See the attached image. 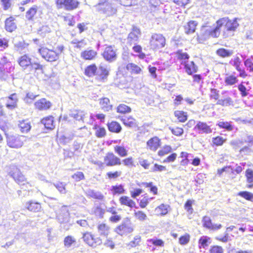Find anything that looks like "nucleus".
Returning a JSON list of instances; mask_svg holds the SVG:
<instances>
[{
  "instance_id": "nucleus-1",
  "label": "nucleus",
  "mask_w": 253,
  "mask_h": 253,
  "mask_svg": "<svg viewBox=\"0 0 253 253\" xmlns=\"http://www.w3.org/2000/svg\"><path fill=\"white\" fill-rule=\"evenodd\" d=\"M239 19L234 18L232 19L229 17H223L215 21V26L212 27L208 23L202 25L199 32L197 33V41L199 43H203L209 38H218L221 33V28H223L222 35L226 38L233 36L234 33L239 26Z\"/></svg>"
},
{
  "instance_id": "nucleus-2",
  "label": "nucleus",
  "mask_w": 253,
  "mask_h": 253,
  "mask_svg": "<svg viewBox=\"0 0 253 253\" xmlns=\"http://www.w3.org/2000/svg\"><path fill=\"white\" fill-rule=\"evenodd\" d=\"M103 162L98 164L100 168L106 167H113L120 166L122 163L125 166L130 167L134 166V159L132 157H128L121 160L120 157L116 155L113 152H108L103 157Z\"/></svg>"
},
{
  "instance_id": "nucleus-3",
  "label": "nucleus",
  "mask_w": 253,
  "mask_h": 253,
  "mask_svg": "<svg viewBox=\"0 0 253 253\" xmlns=\"http://www.w3.org/2000/svg\"><path fill=\"white\" fill-rule=\"evenodd\" d=\"M98 69L100 72L97 74L98 67L94 63L86 66L84 69V75L88 77L91 78L97 75L96 79L101 82H104L107 81L109 75V70L104 66L99 65Z\"/></svg>"
},
{
  "instance_id": "nucleus-4",
  "label": "nucleus",
  "mask_w": 253,
  "mask_h": 253,
  "mask_svg": "<svg viewBox=\"0 0 253 253\" xmlns=\"http://www.w3.org/2000/svg\"><path fill=\"white\" fill-rule=\"evenodd\" d=\"M0 128L5 132L8 128L7 123L0 122ZM7 145L11 148H19L24 144V136L18 134H9L5 132Z\"/></svg>"
},
{
  "instance_id": "nucleus-5",
  "label": "nucleus",
  "mask_w": 253,
  "mask_h": 253,
  "mask_svg": "<svg viewBox=\"0 0 253 253\" xmlns=\"http://www.w3.org/2000/svg\"><path fill=\"white\" fill-rule=\"evenodd\" d=\"M64 49V46L63 45L57 47V51L42 45L38 49V52L46 61L52 62L58 60L59 55L63 52Z\"/></svg>"
},
{
  "instance_id": "nucleus-6",
  "label": "nucleus",
  "mask_w": 253,
  "mask_h": 253,
  "mask_svg": "<svg viewBox=\"0 0 253 253\" xmlns=\"http://www.w3.org/2000/svg\"><path fill=\"white\" fill-rule=\"evenodd\" d=\"M19 65L23 70L29 69L30 70H42L43 65L38 62H33L30 56L27 54L20 56L17 59Z\"/></svg>"
},
{
  "instance_id": "nucleus-7",
  "label": "nucleus",
  "mask_w": 253,
  "mask_h": 253,
  "mask_svg": "<svg viewBox=\"0 0 253 253\" xmlns=\"http://www.w3.org/2000/svg\"><path fill=\"white\" fill-rule=\"evenodd\" d=\"M166 39L163 35L154 33L152 35L150 41L149 46L151 49L157 50L165 47Z\"/></svg>"
},
{
  "instance_id": "nucleus-8",
  "label": "nucleus",
  "mask_w": 253,
  "mask_h": 253,
  "mask_svg": "<svg viewBox=\"0 0 253 253\" xmlns=\"http://www.w3.org/2000/svg\"><path fill=\"white\" fill-rule=\"evenodd\" d=\"M97 11L100 13L105 14L109 17L115 14L117 8L107 0H101L96 5Z\"/></svg>"
},
{
  "instance_id": "nucleus-9",
  "label": "nucleus",
  "mask_w": 253,
  "mask_h": 253,
  "mask_svg": "<svg viewBox=\"0 0 253 253\" xmlns=\"http://www.w3.org/2000/svg\"><path fill=\"white\" fill-rule=\"evenodd\" d=\"M57 8H64L67 11H73L78 9L80 2L78 0H55Z\"/></svg>"
},
{
  "instance_id": "nucleus-10",
  "label": "nucleus",
  "mask_w": 253,
  "mask_h": 253,
  "mask_svg": "<svg viewBox=\"0 0 253 253\" xmlns=\"http://www.w3.org/2000/svg\"><path fill=\"white\" fill-rule=\"evenodd\" d=\"M82 239L87 245L92 247H96L102 243L101 239L100 237H96L90 232L83 233Z\"/></svg>"
},
{
  "instance_id": "nucleus-11",
  "label": "nucleus",
  "mask_w": 253,
  "mask_h": 253,
  "mask_svg": "<svg viewBox=\"0 0 253 253\" xmlns=\"http://www.w3.org/2000/svg\"><path fill=\"white\" fill-rule=\"evenodd\" d=\"M101 55L106 61L109 62H113L117 58V49L114 45H106Z\"/></svg>"
},
{
  "instance_id": "nucleus-12",
  "label": "nucleus",
  "mask_w": 253,
  "mask_h": 253,
  "mask_svg": "<svg viewBox=\"0 0 253 253\" xmlns=\"http://www.w3.org/2000/svg\"><path fill=\"white\" fill-rule=\"evenodd\" d=\"M42 12L39 7L34 5L30 7L25 12V18L28 21H34L41 17Z\"/></svg>"
},
{
  "instance_id": "nucleus-13",
  "label": "nucleus",
  "mask_w": 253,
  "mask_h": 253,
  "mask_svg": "<svg viewBox=\"0 0 253 253\" xmlns=\"http://www.w3.org/2000/svg\"><path fill=\"white\" fill-rule=\"evenodd\" d=\"M11 176L14 180L20 186L25 185H29L31 186L30 183L27 181L25 176L22 173L20 170L18 169H14L11 172Z\"/></svg>"
},
{
  "instance_id": "nucleus-14",
  "label": "nucleus",
  "mask_w": 253,
  "mask_h": 253,
  "mask_svg": "<svg viewBox=\"0 0 253 253\" xmlns=\"http://www.w3.org/2000/svg\"><path fill=\"white\" fill-rule=\"evenodd\" d=\"M162 145L161 139L158 136H154L149 139L146 142L147 149L152 151H156Z\"/></svg>"
},
{
  "instance_id": "nucleus-15",
  "label": "nucleus",
  "mask_w": 253,
  "mask_h": 253,
  "mask_svg": "<svg viewBox=\"0 0 253 253\" xmlns=\"http://www.w3.org/2000/svg\"><path fill=\"white\" fill-rule=\"evenodd\" d=\"M52 103L45 98H42L34 103L36 109L39 111H46L51 108Z\"/></svg>"
},
{
  "instance_id": "nucleus-16",
  "label": "nucleus",
  "mask_w": 253,
  "mask_h": 253,
  "mask_svg": "<svg viewBox=\"0 0 253 253\" xmlns=\"http://www.w3.org/2000/svg\"><path fill=\"white\" fill-rule=\"evenodd\" d=\"M4 29L9 33H12L17 29V24L15 17L14 16H10L4 20Z\"/></svg>"
},
{
  "instance_id": "nucleus-17",
  "label": "nucleus",
  "mask_w": 253,
  "mask_h": 253,
  "mask_svg": "<svg viewBox=\"0 0 253 253\" xmlns=\"http://www.w3.org/2000/svg\"><path fill=\"white\" fill-rule=\"evenodd\" d=\"M202 222L204 227L212 231L219 230L222 227V225L220 223L215 224L212 223L211 219L207 216L203 217Z\"/></svg>"
},
{
  "instance_id": "nucleus-18",
  "label": "nucleus",
  "mask_w": 253,
  "mask_h": 253,
  "mask_svg": "<svg viewBox=\"0 0 253 253\" xmlns=\"http://www.w3.org/2000/svg\"><path fill=\"white\" fill-rule=\"evenodd\" d=\"M233 65L235 68V69L239 72V76L240 78L245 79L248 76L247 72L246 71L244 68L242 67V61L239 57H236L234 58Z\"/></svg>"
},
{
  "instance_id": "nucleus-19",
  "label": "nucleus",
  "mask_w": 253,
  "mask_h": 253,
  "mask_svg": "<svg viewBox=\"0 0 253 253\" xmlns=\"http://www.w3.org/2000/svg\"><path fill=\"white\" fill-rule=\"evenodd\" d=\"M182 64L184 66L185 72L188 75H192L198 71V66L193 61H184Z\"/></svg>"
},
{
  "instance_id": "nucleus-20",
  "label": "nucleus",
  "mask_w": 253,
  "mask_h": 253,
  "mask_svg": "<svg viewBox=\"0 0 253 253\" xmlns=\"http://www.w3.org/2000/svg\"><path fill=\"white\" fill-rule=\"evenodd\" d=\"M98 56V52L92 49H87L81 53V58L84 60H94Z\"/></svg>"
},
{
  "instance_id": "nucleus-21",
  "label": "nucleus",
  "mask_w": 253,
  "mask_h": 253,
  "mask_svg": "<svg viewBox=\"0 0 253 253\" xmlns=\"http://www.w3.org/2000/svg\"><path fill=\"white\" fill-rule=\"evenodd\" d=\"M195 129H197L199 133L210 134L212 131L211 126L208 125L207 123L199 121L195 126Z\"/></svg>"
},
{
  "instance_id": "nucleus-22",
  "label": "nucleus",
  "mask_w": 253,
  "mask_h": 253,
  "mask_svg": "<svg viewBox=\"0 0 253 253\" xmlns=\"http://www.w3.org/2000/svg\"><path fill=\"white\" fill-rule=\"evenodd\" d=\"M133 229L128 226L126 222H123L121 224L118 225L115 229V232L123 236L127 233L131 232Z\"/></svg>"
},
{
  "instance_id": "nucleus-23",
  "label": "nucleus",
  "mask_w": 253,
  "mask_h": 253,
  "mask_svg": "<svg viewBox=\"0 0 253 253\" xmlns=\"http://www.w3.org/2000/svg\"><path fill=\"white\" fill-rule=\"evenodd\" d=\"M198 23L195 20H189L183 26L184 33L190 35L195 32Z\"/></svg>"
},
{
  "instance_id": "nucleus-24",
  "label": "nucleus",
  "mask_w": 253,
  "mask_h": 253,
  "mask_svg": "<svg viewBox=\"0 0 253 253\" xmlns=\"http://www.w3.org/2000/svg\"><path fill=\"white\" fill-rule=\"evenodd\" d=\"M97 230L100 236L107 238L110 233V227L105 223H100L97 225Z\"/></svg>"
},
{
  "instance_id": "nucleus-25",
  "label": "nucleus",
  "mask_w": 253,
  "mask_h": 253,
  "mask_svg": "<svg viewBox=\"0 0 253 253\" xmlns=\"http://www.w3.org/2000/svg\"><path fill=\"white\" fill-rule=\"evenodd\" d=\"M41 123L47 129L52 130L55 127L54 117L52 115H49L42 118L41 120Z\"/></svg>"
},
{
  "instance_id": "nucleus-26",
  "label": "nucleus",
  "mask_w": 253,
  "mask_h": 253,
  "mask_svg": "<svg viewBox=\"0 0 253 253\" xmlns=\"http://www.w3.org/2000/svg\"><path fill=\"white\" fill-rule=\"evenodd\" d=\"M26 209L33 212H40L42 210L41 203L32 200L26 203Z\"/></svg>"
},
{
  "instance_id": "nucleus-27",
  "label": "nucleus",
  "mask_w": 253,
  "mask_h": 253,
  "mask_svg": "<svg viewBox=\"0 0 253 253\" xmlns=\"http://www.w3.org/2000/svg\"><path fill=\"white\" fill-rule=\"evenodd\" d=\"M18 97L16 93L11 94L8 97L7 102L6 104V107L10 110L15 109L17 106Z\"/></svg>"
},
{
  "instance_id": "nucleus-28",
  "label": "nucleus",
  "mask_w": 253,
  "mask_h": 253,
  "mask_svg": "<svg viewBox=\"0 0 253 253\" xmlns=\"http://www.w3.org/2000/svg\"><path fill=\"white\" fill-rule=\"evenodd\" d=\"M119 200L120 204L122 206H125L130 208H136L135 201L127 196L120 197Z\"/></svg>"
},
{
  "instance_id": "nucleus-29",
  "label": "nucleus",
  "mask_w": 253,
  "mask_h": 253,
  "mask_svg": "<svg viewBox=\"0 0 253 253\" xmlns=\"http://www.w3.org/2000/svg\"><path fill=\"white\" fill-rule=\"evenodd\" d=\"M108 129L111 132L119 133L122 129V126L117 121H113L107 124Z\"/></svg>"
},
{
  "instance_id": "nucleus-30",
  "label": "nucleus",
  "mask_w": 253,
  "mask_h": 253,
  "mask_svg": "<svg viewBox=\"0 0 253 253\" xmlns=\"http://www.w3.org/2000/svg\"><path fill=\"white\" fill-rule=\"evenodd\" d=\"M175 118L178 122L181 123L186 122L188 120V114L186 112L182 110H175L173 112Z\"/></svg>"
},
{
  "instance_id": "nucleus-31",
  "label": "nucleus",
  "mask_w": 253,
  "mask_h": 253,
  "mask_svg": "<svg viewBox=\"0 0 253 253\" xmlns=\"http://www.w3.org/2000/svg\"><path fill=\"white\" fill-rule=\"evenodd\" d=\"M99 105L102 110L105 112H108L112 109L113 106L111 104L108 98L103 97L99 100Z\"/></svg>"
},
{
  "instance_id": "nucleus-32",
  "label": "nucleus",
  "mask_w": 253,
  "mask_h": 253,
  "mask_svg": "<svg viewBox=\"0 0 253 253\" xmlns=\"http://www.w3.org/2000/svg\"><path fill=\"white\" fill-rule=\"evenodd\" d=\"M153 199V197H149L147 193H145L141 196L139 199L137 200V202L140 208L144 209Z\"/></svg>"
},
{
  "instance_id": "nucleus-33",
  "label": "nucleus",
  "mask_w": 253,
  "mask_h": 253,
  "mask_svg": "<svg viewBox=\"0 0 253 253\" xmlns=\"http://www.w3.org/2000/svg\"><path fill=\"white\" fill-rule=\"evenodd\" d=\"M121 121L126 127H133L137 126V123L135 119L131 116L122 118L121 119Z\"/></svg>"
},
{
  "instance_id": "nucleus-34",
  "label": "nucleus",
  "mask_w": 253,
  "mask_h": 253,
  "mask_svg": "<svg viewBox=\"0 0 253 253\" xmlns=\"http://www.w3.org/2000/svg\"><path fill=\"white\" fill-rule=\"evenodd\" d=\"M110 191L112 194L115 196L124 194L126 192V190L124 185L122 184H117L111 186Z\"/></svg>"
},
{
  "instance_id": "nucleus-35",
  "label": "nucleus",
  "mask_w": 253,
  "mask_h": 253,
  "mask_svg": "<svg viewBox=\"0 0 253 253\" xmlns=\"http://www.w3.org/2000/svg\"><path fill=\"white\" fill-rule=\"evenodd\" d=\"M137 185L140 187H144L145 188H149V191L152 193L153 194L157 195L158 194V187L153 184L152 182H142L137 183Z\"/></svg>"
},
{
  "instance_id": "nucleus-36",
  "label": "nucleus",
  "mask_w": 253,
  "mask_h": 253,
  "mask_svg": "<svg viewBox=\"0 0 253 253\" xmlns=\"http://www.w3.org/2000/svg\"><path fill=\"white\" fill-rule=\"evenodd\" d=\"M215 53L219 57L222 58H225L231 56L233 53V51L232 50L220 47L216 50Z\"/></svg>"
},
{
  "instance_id": "nucleus-37",
  "label": "nucleus",
  "mask_w": 253,
  "mask_h": 253,
  "mask_svg": "<svg viewBox=\"0 0 253 253\" xmlns=\"http://www.w3.org/2000/svg\"><path fill=\"white\" fill-rule=\"evenodd\" d=\"M95 130V135L97 138H103L106 135V130L104 127L95 124L93 126Z\"/></svg>"
},
{
  "instance_id": "nucleus-38",
  "label": "nucleus",
  "mask_w": 253,
  "mask_h": 253,
  "mask_svg": "<svg viewBox=\"0 0 253 253\" xmlns=\"http://www.w3.org/2000/svg\"><path fill=\"white\" fill-rule=\"evenodd\" d=\"M18 127L22 133H27L29 132L31 128V123L28 120L20 121L18 124Z\"/></svg>"
},
{
  "instance_id": "nucleus-39",
  "label": "nucleus",
  "mask_w": 253,
  "mask_h": 253,
  "mask_svg": "<svg viewBox=\"0 0 253 253\" xmlns=\"http://www.w3.org/2000/svg\"><path fill=\"white\" fill-rule=\"evenodd\" d=\"M247 182L249 184L247 185L248 188H253V169H247L245 171V174Z\"/></svg>"
},
{
  "instance_id": "nucleus-40",
  "label": "nucleus",
  "mask_w": 253,
  "mask_h": 253,
  "mask_svg": "<svg viewBox=\"0 0 253 253\" xmlns=\"http://www.w3.org/2000/svg\"><path fill=\"white\" fill-rule=\"evenodd\" d=\"M114 150L119 156L124 158L127 156L128 152L126 148L122 145H115L114 147Z\"/></svg>"
},
{
  "instance_id": "nucleus-41",
  "label": "nucleus",
  "mask_w": 253,
  "mask_h": 253,
  "mask_svg": "<svg viewBox=\"0 0 253 253\" xmlns=\"http://www.w3.org/2000/svg\"><path fill=\"white\" fill-rule=\"evenodd\" d=\"M126 69L129 71L131 74H139L142 72L141 68L137 65L133 63H129L126 66Z\"/></svg>"
},
{
  "instance_id": "nucleus-42",
  "label": "nucleus",
  "mask_w": 253,
  "mask_h": 253,
  "mask_svg": "<svg viewBox=\"0 0 253 253\" xmlns=\"http://www.w3.org/2000/svg\"><path fill=\"white\" fill-rule=\"evenodd\" d=\"M235 228V227L233 225L227 227L224 236L216 237L215 239L217 241L223 243H226L228 242L229 240V232L232 231Z\"/></svg>"
},
{
  "instance_id": "nucleus-43",
  "label": "nucleus",
  "mask_w": 253,
  "mask_h": 253,
  "mask_svg": "<svg viewBox=\"0 0 253 253\" xmlns=\"http://www.w3.org/2000/svg\"><path fill=\"white\" fill-rule=\"evenodd\" d=\"M216 105L221 106L222 107H227L234 105V101L230 97L218 99L216 102Z\"/></svg>"
},
{
  "instance_id": "nucleus-44",
  "label": "nucleus",
  "mask_w": 253,
  "mask_h": 253,
  "mask_svg": "<svg viewBox=\"0 0 253 253\" xmlns=\"http://www.w3.org/2000/svg\"><path fill=\"white\" fill-rule=\"evenodd\" d=\"M224 82L226 85H234L238 82V77L233 74L228 75L224 78Z\"/></svg>"
},
{
  "instance_id": "nucleus-45",
  "label": "nucleus",
  "mask_w": 253,
  "mask_h": 253,
  "mask_svg": "<svg viewBox=\"0 0 253 253\" xmlns=\"http://www.w3.org/2000/svg\"><path fill=\"white\" fill-rule=\"evenodd\" d=\"M76 240L72 235L66 236L63 240L64 246L66 248H71L72 246L76 244Z\"/></svg>"
},
{
  "instance_id": "nucleus-46",
  "label": "nucleus",
  "mask_w": 253,
  "mask_h": 253,
  "mask_svg": "<svg viewBox=\"0 0 253 253\" xmlns=\"http://www.w3.org/2000/svg\"><path fill=\"white\" fill-rule=\"evenodd\" d=\"M133 216L135 219L140 221H144L147 219V214L144 211L141 210H135L133 212Z\"/></svg>"
},
{
  "instance_id": "nucleus-47",
  "label": "nucleus",
  "mask_w": 253,
  "mask_h": 253,
  "mask_svg": "<svg viewBox=\"0 0 253 253\" xmlns=\"http://www.w3.org/2000/svg\"><path fill=\"white\" fill-rule=\"evenodd\" d=\"M105 212V209L102 208L100 206L95 207L92 210V214L100 218L103 217Z\"/></svg>"
},
{
  "instance_id": "nucleus-48",
  "label": "nucleus",
  "mask_w": 253,
  "mask_h": 253,
  "mask_svg": "<svg viewBox=\"0 0 253 253\" xmlns=\"http://www.w3.org/2000/svg\"><path fill=\"white\" fill-rule=\"evenodd\" d=\"M116 111L119 114H125L131 112V109L125 104H120L117 107Z\"/></svg>"
},
{
  "instance_id": "nucleus-49",
  "label": "nucleus",
  "mask_w": 253,
  "mask_h": 253,
  "mask_svg": "<svg viewBox=\"0 0 253 253\" xmlns=\"http://www.w3.org/2000/svg\"><path fill=\"white\" fill-rule=\"evenodd\" d=\"M140 33L139 30H133L128 35L127 40L129 45H131L132 42H136L138 40V34Z\"/></svg>"
},
{
  "instance_id": "nucleus-50",
  "label": "nucleus",
  "mask_w": 253,
  "mask_h": 253,
  "mask_svg": "<svg viewBox=\"0 0 253 253\" xmlns=\"http://www.w3.org/2000/svg\"><path fill=\"white\" fill-rule=\"evenodd\" d=\"M169 206L164 204H161L155 209V211L160 215H165L168 212Z\"/></svg>"
},
{
  "instance_id": "nucleus-51",
  "label": "nucleus",
  "mask_w": 253,
  "mask_h": 253,
  "mask_svg": "<svg viewBox=\"0 0 253 253\" xmlns=\"http://www.w3.org/2000/svg\"><path fill=\"white\" fill-rule=\"evenodd\" d=\"M28 45L29 44L26 43L24 41H21L15 43L13 47L15 51L20 52L25 49Z\"/></svg>"
},
{
  "instance_id": "nucleus-52",
  "label": "nucleus",
  "mask_w": 253,
  "mask_h": 253,
  "mask_svg": "<svg viewBox=\"0 0 253 253\" xmlns=\"http://www.w3.org/2000/svg\"><path fill=\"white\" fill-rule=\"evenodd\" d=\"M87 196L88 197L99 200H103L104 198V196L102 194L96 192L93 190L88 191Z\"/></svg>"
},
{
  "instance_id": "nucleus-53",
  "label": "nucleus",
  "mask_w": 253,
  "mask_h": 253,
  "mask_svg": "<svg viewBox=\"0 0 253 253\" xmlns=\"http://www.w3.org/2000/svg\"><path fill=\"white\" fill-rule=\"evenodd\" d=\"M226 139L222 136H217L212 138V145L215 146H221L226 141Z\"/></svg>"
},
{
  "instance_id": "nucleus-54",
  "label": "nucleus",
  "mask_w": 253,
  "mask_h": 253,
  "mask_svg": "<svg viewBox=\"0 0 253 253\" xmlns=\"http://www.w3.org/2000/svg\"><path fill=\"white\" fill-rule=\"evenodd\" d=\"M189 153H188L186 152L182 151L180 152L179 157L181 158V160H180L179 163L181 166H185L189 164Z\"/></svg>"
},
{
  "instance_id": "nucleus-55",
  "label": "nucleus",
  "mask_w": 253,
  "mask_h": 253,
  "mask_svg": "<svg viewBox=\"0 0 253 253\" xmlns=\"http://www.w3.org/2000/svg\"><path fill=\"white\" fill-rule=\"evenodd\" d=\"M169 129L171 131V133L176 136H181L184 133V129L182 127L180 126H174L169 127Z\"/></svg>"
},
{
  "instance_id": "nucleus-56",
  "label": "nucleus",
  "mask_w": 253,
  "mask_h": 253,
  "mask_svg": "<svg viewBox=\"0 0 253 253\" xmlns=\"http://www.w3.org/2000/svg\"><path fill=\"white\" fill-rule=\"evenodd\" d=\"M122 172L120 170L110 171L106 173V176L109 179H117L120 177Z\"/></svg>"
},
{
  "instance_id": "nucleus-57",
  "label": "nucleus",
  "mask_w": 253,
  "mask_h": 253,
  "mask_svg": "<svg viewBox=\"0 0 253 253\" xmlns=\"http://www.w3.org/2000/svg\"><path fill=\"white\" fill-rule=\"evenodd\" d=\"M194 203V200L188 199L185 202L184 205V209L190 214L193 213L194 210L192 208V205Z\"/></svg>"
},
{
  "instance_id": "nucleus-58",
  "label": "nucleus",
  "mask_w": 253,
  "mask_h": 253,
  "mask_svg": "<svg viewBox=\"0 0 253 253\" xmlns=\"http://www.w3.org/2000/svg\"><path fill=\"white\" fill-rule=\"evenodd\" d=\"M172 151V148L170 145H165L158 152L160 157H163Z\"/></svg>"
},
{
  "instance_id": "nucleus-59",
  "label": "nucleus",
  "mask_w": 253,
  "mask_h": 253,
  "mask_svg": "<svg viewBox=\"0 0 253 253\" xmlns=\"http://www.w3.org/2000/svg\"><path fill=\"white\" fill-rule=\"evenodd\" d=\"M237 195L247 201L253 202V194L250 192L247 191H240Z\"/></svg>"
},
{
  "instance_id": "nucleus-60",
  "label": "nucleus",
  "mask_w": 253,
  "mask_h": 253,
  "mask_svg": "<svg viewBox=\"0 0 253 253\" xmlns=\"http://www.w3.org/2000/svg\"><path fill=\"white\" fill-rule=\"evenodd\" d=\"M132 49L134 52L139 53L138 57L139 59H143L146 57V54L142 52V48L140 45L135 44L132 47Z\"/></svg>"
},
{
  "instance_id": "nucleus-61",
  "label": "nucleus",
  "mask_w": 253,
  "mask_h": 253,
  "mask_svg": "<svg viewBox=\"0 0 253 253\" xmlns=\"http://www.w3.org/2000/svg\"><path fill=\"white\" fill-rule=\"evenodd\" d=\"M64 22H66L68 25L70 26H73L75 25L76 22L74 19V17L71 14H67L63 17Z\"/></svg>"
},
{
  "instance_id": "nucleus-62",
  "label": "nucleus",
  "mask_w": 253,
  "mask_h": 253,
  "mask_svg": "<svg viewBox=\"0 0 253 253\" xmlns=\"http://www.w3.org/2000/svg\"><path fill=\"white\" fill-rule=\"evenodd\" d=\"M175 54L177 59L180 60H188L190 58L189 55L187 52H183L181 49L176 51Z\"/></svg>"
},
{
  "instance_id": "nucleus-63",
  "label": "nucleus",
  "mask_w": 253,
  "mask_h": 253,
  "mask_svg": "<svg viewBox=\"0 0 253 253\" xmlns=\"http://www.w3.org/2000/svg\"><path fill=\"white\" fill-rule=\"evenodd\" d=\"M217 125L220 128L225 129L227 131H231L233 129L232 125L228 122H219Z\"/></svg>"
},
{
  "instance_id": "nucleus-64",
  "label": "nucleus",
  "mask_w": 253,
  "mask_h": 253,
  "mask_svg": "<svg viewBox=\"0 0 253 253\" xmlns=\"http://www.w3.org/2000/svg\"><path fill=\"white\" fill-rule=\"evenodd\" d=\"M224 250L219 245H212L209 249V253H224Z\"/></svg>"
}]
</instances>
